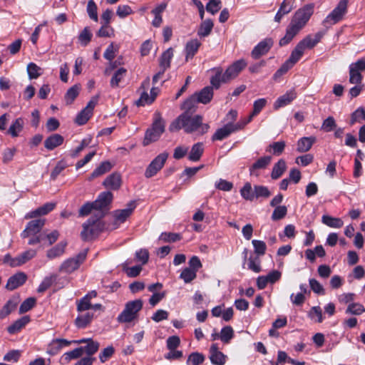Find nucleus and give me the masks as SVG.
<instances>
[{
    "label": "nucleus",
    "instance_id": "f257e3e1",
    "mask_svg": "<svg viewBox=\"0 0 365 365\" xmlns=\"http://www.w3.org/2000/svg\"><path fill=\"white\" fill-rule=\"evenodd\" d=\"M314 13V6L307 4L298 9L294 14L289 24L286 29V34L279 42L280 46L289 44L292 39L305 26Z\"/></svg>",
    "mask_w": 365,
    "mask_h": 365
},
{
    "label": "nucleus",
    "instance_id": "f03ea898",
    "mask_svg": "<svg viewBox=\"0 0 365 365\" xmlns=\"http://www.w3.org/2000/svg\"><path fill=\"white\" fill-rule=\"evenodd\" d=\"M190 115L183 113L179 115L170 124V130L175 131L182 128L187 133L194 132H197L200 135L206 133L210 128V125L207 123H202V117L199 115L192 117Z\"/></svg>",
    "mask_w": 365,
    "mask_h": 365
},
{
    "label": "nucleus",
    "instance_id": "7ed1b4c3",
    "mask_svg": "<svg viewBox=\"0 0 365 365\" xmlns=\"http://www.w3.org/2000/svg\"><path fill=\"white\" fill-rule=\"evenodd\" d=\"M101 218L99 216H92L83 225L81 235L84 240H91L98 237L104 230L105 225Z\"/></svg>",
    "mask_w": 365,
    "mask_h": 365
},
{
    "label": "nucleus",
    "instance_id": "20e7f679",
    "mask_svg": "<svg viewBox=\"0 0 365 365\" xmlns=\"http://www.w3.org/2000/svg\"><path fill=\"white\" fill-rule=\"evenodd\" d=\"M143 307V301L141 299H135L126 303L125 309L118 315L117 320L120 323H128L134 320L138 312Z\"/></svg>",
    "mask_w": 365,
    "mask_h": 365
},
{
    "label": "nucleus",
    "instance_id": "39448f33",
    "mask_svg": "<svg viewBox=\"0 0 365 365\" xmlns=\"http://www.w3.org/2000/svg\"><path fill=\"white\" fill-rule=\"evenodd\" d=\"M165 130V123L160 115L154 120L152 127L148 128L145 135L143 145H148L152 142L156 141Z\"/></svg>",
    "mask_w": 365,
    "mask_h": 365
},
{
    "label": "nucleus",
    "instance_id": "423d86ee",
    "mask_svg": "<svg viewBox=\"0 0 365 365\" xmlns=\"http://www.w3.org/2000/svg\"><path fill=\"white\" fill-rule=\"evenodd\" d=\"M348 0H340L333 11L324 19L323 24L327 26L328 25L335 24L342 20L344 16L347 12Z\"/></svg>",
    "mask_w": 365,
    "mask_h": 365
},
{
    "label": "nucleus",
    "instance_id": "0eeeda50",
    "mask_svg": "<svg viewBox=\"0 0 365 365\" xmlns=\"http://www.w3.org/2000/svg\"><path fill=\"white\" fill-rule=\"evenodd\" d=\"M246 124H247V122L240 121L235 124L232 123H228L215 131L212 137V140L213 141L222 140L227 138L231 133L242 129Z\"/></svg>",
    "mask_w": 365,
    "mask_h": 365
},
{
    "label": "nucleus",
    "instance_id": "6e6552de",
    "mask_svg": "<svg viewBox=\"0 0 365 365\" xmlns=\"http://www.w3.org/2000/svg\"><path fill=\"white\" fill-rule=\"evenodd\" d=\"M168 158V153L166 152L156 156L147 167L145 171V177L150 178L155 175L163 168Z\"/></svg>",
    "mask_w": 365,
    "mask_h": 365
},
{
    "label": "nucleus",
    "instance_id": "1a4fd4ad",
    "mask_svg": "<svg viewBox=\"0 0 365 365\" xmlns=\"http://www.w3.org/2000/svg\"><path fill=\"white\" fill-rule=\"evenodd\" d=\"M59 236L57 230H53L50 233L42 232L39 233L36 238H31L28 240L29 245L40 244V245L45 248L54 243Z\"/></svg>",
    "mask_w": 365,
    "mask_h": 365
},
{
    "label": "nucleus",
    "instance_id": "9d476101",
    "mask_svg": "<svg viewBox=\"0 0 365 365\" xmlns=\"http://www.w3.org/2000/svg\"><path fill=\"white\" fill-rule=\"evenodd\" d=\"M99 99V96L96 95L90 100L86 108H84L76 116V123L78 125H84L87 123L93 114V110L97 105Z\"/></svg>",
    "mask_w": 365,
    "mask_h": 365
},
{
    "label": "nucleus",
    "instance_id": "9b49d317",
    "mask_svg": "<svg viewBox=\"0 0 365 365\" xmlns=\"http://www.w3.org/2000/svg\"><path fill=\"white\" fill-rule=\"evenodd\" d=\"M45 225L44 219H36L29 222L21 233L23 238H36Z\"/></svg>",
    "mask_w": 365,
    "mask_h": 365
},
{
    "label": "nucleus",
    "instance_id": "f8f14e48",
    "mask_svg": "<svg viewBox=\"0 0 365 365\" xmlns=\"http://www.w3.org/2000/svg\"><path fill=\"white\" fill-rule=\"evenodd\" d=\"M247 66L244 59H240L230 65L222 74V82L227 83L236 78L239 73Z\"/></svg>",
    "mask_w": 365,
    "mask_h": 365
},
{
    "label": "nucleus",
    "instance_id": "ddd939ff",
    "mask_svg": "<svg viewBox=\"0 0 365 365\" xmlns=\"http://www.w3.org/2000/svg\"><path fill=\"white\" fill-rule=\"evenodd\" d=\"M113 195L110 191L101 192L98 198L94 201L96 207V216L103 217L104 216L103 210L106 209L107 207L111 203Z\"/></svg>",
    "mask_w": 365,
    "mask_h": 365
},
{
    "label": "nucleus",
    "instance_id": "4468645a",
    "mask_svg": "<svg viewBox=\"0 0 365 365\" xmlns=\"http://www.w3.org/2000/svg\"><path fill=\"white\" fill-rule=\"evenodd\" d=\"M34 257V252H21L17 256H11L7 254L4 256L3 262L11 267H18L24 264L27 261Z\"/></svg>",
    "mask_w": 365,
    "mask_h": 365
},
{
    "label": "nucleus",
    "instance_id": "2eb2a0df",
    "mask_svg": "<svg viewBox=\"0 0 365 365\" xmlns=\"http://www.w3.org/2000/svg\"><path fill=\"white\" fill-rule=\"evenodd\" d=\"M274 41L272 38H266L259 41L252 49L251 56L254 59H259L261 56L269 52L273 46Z\"/></svg>",
    "mask_w": 365,
    "mask_h": 365
},
{
    "label": "nucleus",
    "instance_id": "dca6fc26",
    "mask_svg": "<svg viewBox=\"0 0 365 365\" xmlns=\"http://www.w3.org/2000/svg\"><path fill=\"white\" fill-rule=\"evenodd\" d=\"M86 258V253H80L74 258L66 260L61 266L60 270L66 273H71L76 270Z\"/></svg>",
    "mask_w": 365,
    "mask_h": 365
},
{
    "label": "nucleus",
    "instance_id": "f3484780",
    "mask_svg": "<svg viewBox=\"0 0 365 365\" xmlns=\"http://www.w3.org/2000/svg\"><path fill=\"white\" fill-rule=\"evenodd\" d=\"M136 207V202L130 201L127 205V207L122 210H115L113 212V216L115 220V224L123 223L128 217H129L133 213V210Z\"/></svg>",
    "mask_w": 365,
    "mask_h": 365
},
{
    "label": "nucleus",
    "instance_id": "a211bd4d",
    "mask_svg": "<svg viewBox=\"0 0 365 365\" xmlns=\"http://www.w3.org/2000/svg\"><path fill=\"white\" fill-rule=\"evenodd\" d=\"M26 279L27 275L24 272H19L9 278L6 288L9 290H14L23 285Z\"/></svg>",
    "mask_w": 365,
    "mask_h": 365
},
{
    "label": "nucleus",
    "instance_id": "6ab92c4d",
    "mask_svg": "<svg viewBox=\"0 0 365 365\" xmlns=\"http://www.w3.org/2000/svg\"><path fill=\"white\" fill-rule=\"evenodd\" d=\"M56 205V204L55 202H46L37 209L26 213L25 218L31 219L39 216L46 215L51 212L55 208Z\"/></svg>",
    "mask_w": 365,
    "mask_h": 365
},
{
    "label": "nucleus",
    "instance_id": "aec40b11",
    "mask_svg": "<svg viewBox=\"0 0 365 365\" xmlns=\"http://www.w3.org/2000/svg\"><path fill=\"white\" fill-rule=\"evenodd\" d=\"M297 98V93L294 90H290L284 95L279 96L273 105L274 110H278L280 108L284 107Z\"/></svg>",
    "mask_w": 365,
    "mask_h": 365
},
{
    "label": "nucleus",
    "instance_id": "412c9836",
    "mask_svg": "<svg viewBox=\"0 0 365 365\" xmlns=\"http://www.w3.org/2000/svg\"><path fill=\"white\" fill-rule=\"evenodd\" d=\"M121 176L119 173H114L108 175L103 182V185L108 189L117 190L121 185Z\"/></svg>",
    "mask_w": 365,
    "mask_h": 365
},
{
    "label": "nucleus",
    "instance_id": "4be33fe9",
    "mask_svg": "<svg viewBox=\"0 0 365 365\" xmlns=\"http://www.w3.org/2000/svg\"><path fill=\"white\" fill-rule=\"evenodd\" d=\"M210 359L215 365H224L225 364L226 356L220 351L216 344H213L210 349Z\"/></svg>",
    "mask_w": 365,
    "mask_h": 365
},
{
    "label": "nucleus",
    "instance_id": "5701e85b",
    "mask_svg": "<svg viewBox=\"0 0 365 365\" xmlns=\"http://www.w3.org/2000/svg\"><path fill=\"white\" fill-rule=\"evenodd\" d=\"M292 9L293 1L292 0H284L282 2L279 9L274 16V21L277 23H279L283 16L291 12Z\"/></svg>",
    "mask_w": 365,
    "mask_h": 365
},
{
    "label": "nucleus",
    "instance_id": "b1692460",
    "mask_svg": "<svg viewBox=\"0 0 365 365\" xmlns=\"http://www.w3.org/2000/svg\"><path fill=\"white\" fill-rule=\"evenodd\" d=\"M196 96L197 102L203 104H207L211 101L213 97L212 87L206 86L203 88L200 92L194 93Z\"/></svg>",
    "mask_w": 365,
    "mask_h": 365
},
{
    "label": "nucleus",
    "instance_id": "393cba45",
    "mask_svg": "<svg viewBox=\"0 0 365 365\" xmlns=\"http://www.w3.org/2000/svg\"><path fill=\"white\" fill-rule=\"evenodd\" d=\"M64 138L60 134H53L44 141V146L48 150H52L63 143Z\"/></svg>",
    "mask_w": 365,
    "mask_h": 365
},
{
    "label": "nucleus",
    "instance_id": "a878e982",
    "mask_svg": "<svg viewBox=\"0 0 365 365\" xmlns=\"http://www.w3.org/2000/svg\"><path fill=\"white\" fill-rule=\"evenodd\" d=\"M93 319V313L88 312L79 314L75 319L74 324L78 329H84L88 327Z\"/></svg>",
    "mask_w": 365,
    "mask_h": 365
},
{
    "label": "nucleus",
    "instance_id": "bb28decb",
    "mask_svg": "<svg viewBox=\"0 0 365 365\" xmlns=\"http://www.w3.org/2000/svg\"><path fill=\"white\" fill-rule=\"evenodd\" d=\"M29 322L30 318L29 316L22 317L9 326L7 331L10 334H14L20 331Z\"/></svg>",
    "mask_w": 365,
    "mask_h": 365
},
{
    "label": "nucleus",
    "instance_id": "cd10ccee",
    "mask_svg": "<svg viewBox=\"0 0 365 365\" xmlns=\"http://www.w3.org/2000/svg\"><path fill=\"white\" fill-rule=\"evenodd\" d=\"M200 46L201 43L197 39H192L187 42L185 46V60L187 61L193 58Z\"/></svg>",
    "mask_w": 365,
    "mask_h": 365
},
{
    "label": "nucleus",
    "instance_id": "c85d7f7f",
    "mask_svg": "<svg viewBox=\"0 0 365 365\" xmlns=\"http://www.w3.org/2000/svg\"><path fill=\"white\" fill-rule=\"evenodd\" d=\"M19 302L18 297H14L10 299L3 308L0 310V319L7 317L12 311H14Z\"/></svg>",
    "mask_w": 365,
    "mask_h": 365
},
{
    "label": "nucleus",
    "instance_id": "c756f323",
    "mask_svg": "<svg viewBox=\"0 0 365 365\" xmlns=\"http://www.w3.org/2000/svg\"><path fill=\"white\" fill-rule=\"evenodd\" d=\"M173 57V49L172 48H168L164 51L160 57L159 66L160 68L166 71L170 66V61Z\"/></svg>",
    "mask_w": 365,
    "mask_h": 365
},
{
    "label": "nucleus",
    "instance_id": "7c9ffc66",
    "mask_svg": "<svg viewBox=\"0 0 365 365\" xmlns=\"http://www.w3.org/2000/svg\"><path fill=\"white\" fill-rule=\"evenodd\" d=\"M112 168V165L108 161H104L101 163L91 174L88 180H92L93 179L98 178L103 174L110 171Z\"/></svg>",
    "mask_w": 365,
    "mask_h": 365
},
{
    "label": "nucleus",
    "instance_id": "2f4dec72",
    "mask_svg": "<svg viewBox=\"0 0 365 365\" xmlns=\"http://www.w3.org/2000/svg\"><path fill=\"white\" fill-rule=\"evenodd\" d=\"M286 170V162L284 161V160L280 159L279 160H278L277 163L274 165L271 173V178L273 180H277L279 178L284 174Z\"/></svg>",
    "mask_w": 365,
    "mask_h": 365
},
{
    "label": "nucleus",
    "instance_id": "473e14b6",
    "mask_svg": "<svg viewBox=\"0 0 365 365\" xmlns=\"http://www.w3.org/2000/svg\"><path fill=\"white\" fill-rule=\"evenodd\" d=\"M204 151L202 143H197L194 144L188 155V159L192 162L198 161L202 155Z\"/></svg>",
    "mask_w": 365,
    "mask_h": 365
},
{
    "label": "nucleus",
    "instance_id": "72a5a7b5",
    "mask_svg": "<svg viewBox=\"0 0 365 365\" xmlns=\"http://www.w3.org/2000/svg\"><path fill=\"white\" fill-rule=\"evenodd\" d=\"M270 156H264L259 158L250 168V172L251 175H255L256 176L258 175L257 173H255L257 170L264 169L271 162Z\"/></svg>",
    "mask_w": 365,
    "mask_h": 365
},
{
    "label": "nucleus",
    "instance_id": "f704fd0d",
    "mask_svg": "<svg viewBox=\"0 0 365 365\" xmlns=\"http://www.w3.org/2000/svg\"><path fill=\"white\" fill-rule=\"evenodd\" d=\"M267 99L264 98H259V99L255 101L254 103H253L252 113L250 114V115L249 116L247 120H243L242 122H247V123H250L252 120V119L253 118V117L257 115L262 111V110L267 105Z\"/></svg>",
    "mask_w": 365,
    "mask_h": 365
},
{
    "label": "nucleus",
    "instance_id": "c9c22d12",
    "mask_svg": "<svg viewBox=\"0 0 365 365\" xmlns=\"http://www.w3.org/2000/svg\"><path fill=\"white\" fill-rule=\"evenodd\" d=\"M314 137H303L297 142V151L304 153L308 151L315 142Z\"/></svg>",
    "mask_w": 365,
    "mask_h": 365
},
{
    "label": "nucleus",
    "instance_id": "e433bc0d",
    "mask_svg": "<svg viewBox=\"0 0 365 365\" xmlns=\"http://www.w3.org/2000/svg\"><path fill=\"white\" fill-rule=\"evenodd\" d=\"M322 222L332 228H341L344 225V222L341 218L333 217L326 215L322 216Z\"/></svg>",
    "mask_w": 365,
    "mask_h": 365
},
{
    "label": "nucleus",
    "instance_id": "4c0bfd02",
    "mask_svg": "<svg viewBox=\"0 0 365 365\" xmlns=\"http://www.w3.org/2000/svg\"><path fill=\"white\" fill-rule=\"evenodd\" d=\"M24 125V122L22 118H16L10 125L8 133L12 137H17L19 133L23 130Z\"/></svg>",
    "mask_w": 365,
    "mask_h": 365
},
{
    "label": "nucleus",
    "instance_id": "58836bf2",
    "mask_svg": "<svg viewBox=\"0 0 365 365\" xmlns=\"http://www.w3.org/2000/svg\"><path fill=\"white\" fill-rule=\"evenodd\" d=\"M213 28V22L211 19H206L202 22L197 31L200 37H206L211 33Z\"/></svg>",
    "mask_w": 365,
    "mask_h": 365
},
{
    "label": "nucleus",
    "instance_id": "ea45409f",
    "mask_svg": "<svg viewBox=\"0 0 365 365\" xmlns=\"http://www.w3.org/2000/svg\"><path fill=\"white\" fill-rule=\"evenodd\" d=\"M197 102L196 96L193 94L188 98L182 104V109L185 110L184 113L187 114H192L194 113L197 108Z\"/></svg>",
    "mask_w": 365,
    "mask_h": 365
},
{
    "label": "nucleus",
    "instance_id": "a19ab883",
    "mask_svg": "<svg viewBox=\"0 0 365 365\" xmlns=\"http://www.w3.org/2000/svg\"><path fill=\"white\" fill-rule=\"evenodd\" d=\"M81 86L79 85H74L71 87L65 94L64 98L67 104H71L76 98L78 96Z\"/></svg>",
    "mask_w": 365,
    "mask_h": 365
},
{
    "label": "nucleus",
    "instance_id": "79ce46f5",
    "mask_svg": "<svg viewBox=\"0 0 365 365\" xmlns=\"http://www.w3.org/2000/svg\"><path fill=\"white\" fill-rule=\"evenodd\" d=\"M133 261L128 260L123 265V270L125 272L127 275L130 277H135L138 276L142 270V265L138 264L131 267H128L127 265L131 264Z\"/></svg>",
    "mask_w": 365,
    "mask_h": 365
},
{
    "label": "nucleus",
    "instance_id": "37998d69",
    "mask_svg": "<svg viewBox=\"0 0 365 365\" xmlns=\"http://www.w3.org/2000/svg\"><path fill=\"white\" fill-rule=\"evenodd\" d=\"M240 195L246 200H254V188L252 189L250 182H246L240 190Z\"/></svg>",
    "mask_w": 365,
    "mask_h": 365
},
{
    "label": "nucleus",
    "instance_id": "c03bdc74",
    "mask_svg": "<svg viewBox=\"0 0 365 365\" xmlns=\"http://www.w3.org/2000/svg\"><path fill=\"white\" fill-rule=\"evenodd\" d=\"M126 69L124 68H120L118 69L113 74L111 80H110V86L111 87H118L119 83L124 78L126 74Z\"/></svg>",
    "mask_w": 365,
    "mask_h": 365
},
{
    "label": "nucleus",
    "instance_id": "a18cd8bd",
    "mask_svg": "<svg viewBox=\"0 0 365 365\" xmlns=\"http://www.w3.org/2000/svg\"><path fill=\"white\" fill-rule=\"evenodd\" d=\"M349 81L351 84L355 85H360L363 80V76L361 73H359L357 71H356L354 68L349 66Z\"/></svg>",
    "mask_w": 365,
    "mask_h": 365
},
{
    "label": "nucleus",
    "instance_id": "49530a36",
    "mask_svg": "<svg viewBox=\"0 0 365 365\" xmlns=\"http://www.w3.org/2000/svg\"><path fill=\"white\" fill-rule=\"evenodd\" d=\"M254 192V200L259 197L268 198L271 195V192L268 187L263 185H255Z\"/></svg>",
    "mask_w": 365,
    "mask_h": 365
},
{
    "label": "nucleus",
    "instance_id": "de8ad7c7",
    "mask_svg": "<svg viewBox=\"0 0 365 365\" xmlns=\"http://www.w3.org/2000/svg\"><path fill=\"white\" fill-rule=\"evenodd\" d=\"M304 52V49L297 43L295 48L292 50L291 55L287 60L294 65L302 58Z\"/></svg>",
    "mask_w": 365,
    "mask_h": 365
},
{
    "label": "nucleus",
    "instance_id": "09e8293b",
    "mask_svg": "<svg viewBox=\"0 0 365 365\" xmlns=\"http://www.w3.org/2000/svg\"><path fill=\"white\" fill-rule=\"evenodd\" d=\"M99 346V343L93 340L87 344L86 346H81V348L83 349V354L86 353L88 356L91 357L92 355L98 351Z\"/></svg>",
    "mask_w": 365,
    "mask_h": 365
},
{
    "label": "nucleus",
    "instance_id": "8fccbe9b",
    "mask_svg": "<svg viewBox=\"0 0 365 365\" xmlns=\"http://www.w3.org/2000/svg\"><path fill=\"white\" fill-rule=\"evenodd\" d=\"M274 207L275 208L272 214V220H279L287 215V208L285 205L277 206Z\"/></svg>",
    "mask_w": 365,
    "mask_h": 365
},
{
    "label": "nucleus",
    "instance_id": "3c124183",
    "mask_svg": "<svg viewBox=\"0 0 365 365\" xmlns=\"http://www.w3.org/2000/svg\"><path fill=\"white\" fill-rule=\"evenodd\" d=\"M233 336V329L230 326H227L222 329L220 338L224 343H229L230 341L232 339Z\"/></svg>",
    "mask_w": 365,
    "mask_h": 365
},
{
    "label": "nucleus",
    "instance_id": "603ef678",
    "mask_svg": "<svg viewBox=\"0 0 365 365\" xmlns=\"http://www.w3.org/2000/svg\"><path fill=\"white\" fill-rule=\"evenodd\" d=\"M181 238V235L178 233L163 232L159 237V240L168 242H175L180 240Z\"/></svg>",
    "mask_w": 365,
    "mask_h": 365
},
{
    "label": "nucleus",
    "instance_id": "864d4df0",
    "mask_svg": "<svg viewBox=\"0 0 365 365\" xmlns=\"http://www.w3.org/2000/svg\"><path fill=\"white\" fill-rule=\"evenodd\" d=\"M205 360V356L203 354L198 352L192 353L187 360V365H200Z\"/></svg>",
    "mask_w": 365,
    "mask_h": 365
},
{
    "label": "nucleus",
    "instance_id": "5fc2aeb1",
    "mask_svg": "<svg viewBox=\"0 0 365 365\" xmlns=\"http://www.w3.org/2000/svg\"><path fill=\"white\" fill-rule=\"evenodd\" d=\"M93 210L95 211L94 215L96 213V207L94 202H88L85 203L79 210L78 215L81 217L88 215Z\"/></svg>",
    "mask_w": 365,
    "mask_h": 365
},
{
    "label": "nucleus",
    "instance_id": "6e6d98bb",
    "mask_svg": "<svg viewBox=\"0 0 365 365\" xmlns=\"http://www.w3.org/2000/svg\"><path fill=\"white\" fill-rule=\"evenodd\" d=\"M92 34L88 27H85L78 36V40L82 46H86L91 41Z\"/></svg>",
    "mask_w": 365,
    "mask_h": 365
},
{
    "label": "nucleus",
    "instance_id": "4d7b16f0",
    "mask_svg": "<svg viewBox=\"0 0 365 365\" xmlns=\"http://www.w3.org/2000/svg\"><path fill=\"white\" fill-rule=\"evenodd\" d=\"M365 312L364 307L359 303H351L349 304L346 312L354 315H360Z\"/></svg>",
    "mask_w": 365,
    "mask_h": 365
},
{
    "label": "nucleus",
    "instance_id": "13d9d810",
    "mask_svg": "<svg viewBox=\"0 0 365 365\" xmlns=\"http://www.w3.org/2000/svg\"><path fill=\"white\" fill-rule=\"evenodd\" d=\"M196 272L191 268H185L180 274V278L184 280L185 283H190L196 277Z\"/></svg>",
    "mask_w": 365,
    "mask_h": 365
},
{
    "label": "nucleus",
    "instance_id": "bf43d9fd",
    "mask_svg": "<svg viewBox=\"0 0 365 365\" xmlns=\"http://www.w3.org/2000/svg\"><path fill=\"white\" fill-rule=\"evenodd\" d=\"M36 302L34 297H29L24 300L19 307V313L24 314L31 309L35 306Z\"/></svg>",
    "mask_w": 365,
    "mask_h": 365
},
{
    "label": "nucleus",
    "instance_id": "052dcab7",
    "mask_svg": "<svg viewBox=\"0 0 365 365\" xmlns=\"http://www.w3.org/2000/svg\"><path fill=\"white\" fill-rule=\"evenodd\" d=\"M97 9V6L94 1L89 0L87 4L86 11L89 17L95 21H98Z\"/></svg>",
    "mask_w": 365,
    "mask_h": 365
},
{
    "label": "nucleus",
    "instance_id": "680f3d73",
    "mask_svg": "<svg viewBox=\"0 0 365 365\" xmlns=\"http://www.w3.org/2000/svg\"><path fill=\"white\" fill-rule=\"evenodd\" d=\"M83 356V349L78 347L72 351H68L64 354V359L68 362L72 359H76Z\"/></svg>",
    "mask_w": 365,
    "mask_h": 365
},
{
    "label": "nucleus",
    "instance_id": "e2e57ef3",
    "mask_svg": "<svg viewBox=\"0 0 365 365\" xmlns=\"http://www.w3.org/2000/svg\"><path fill=\"white\" fill-rule=\"evenodd\" d=\"M222 82V70L217 68L215 76L210 79L211 87L218 89L220 87V84Z\"/></svg>",
    "mask_w": 365,
    "mask_h": 365
},
{
    "label": "nucleus",
    "instance_id": "0e129e2a",
    "mask_svg": "<svg viewBox=\"0 0 365 365\" xmlns=\"http://www.w3.org/2000/svg\"><path fill=\"white\" fill-rule=\"evenodd\" d=\"M41 70L40 67H38L34 63H29L27 66V72L30 79H36L38 76H40L41 73L39 71Z\"/></svg>",
    "mask_w": 365,
    "mask_h": 365
},
{
    "label": "nucleus",
    "instance_id": "69168bd1",
    "mask_svg": "<svg viewBox=\"0 0 365 365\" xmlns=\"http://www.w3.org/2000/svg\"><path fill=\"white\" fill-rule=\"evenodd\" d=\"M77 305V311L78 312H83L85 311H88L91 309L92 304L91 301L87 299L86 297H83L80 300L76 302Z\"/></svg>",
    "mask_w": 365,
    "mask_h": 365
},
{
    "label": "nucleus",
    "instance_id": "338daca9",
    "mask_svg": "<svg viewBox=\"0 0 365 365\" xmlns=\"http://www.w3.org/2000/svg\"><path fill=\"white\" fill-rule=\"evenodd\" d=\"M56 277L55 275L44 278L38 288V292L40 293L44 292L52 285L53 282L56 280Z\"/></svg>",
    "mask_w": 365,
    "mask_h": 365
},
{
    "label": "nucleus",
    "instance_id": "774afa93",
    "mask_svg": "<svg viewBox=\"0 0 365 365\" xmlns=\"http://www.w3.org/2000/svg\"><path fill=\"white\" fill-rule=\"evenodd\" d=\"M365 120V110L363 108H357L351 115V123Z\"/></svg>",
    "mask_w": 365,
    "mask_h": 365
}]
</instances>
